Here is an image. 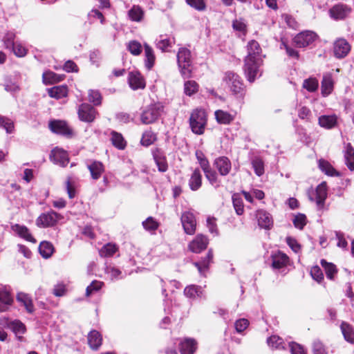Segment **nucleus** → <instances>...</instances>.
Here are the masks:
<instances>
[{
    "mask_svg": "<svg viewBox=\"0 0 354 354\" xmlns=\"http://www.w3.org/2000/svg\"><path fill=\"white\" fill-rule=\"evenodd\" d=\"M261 49L259 43L254 40L248 44V56L245 59L244 71L248 80L252 82L259 72V67L263 59L261 55Z\"/></svg>",
    "mask_w": 354,
    "mask_h": 354,
    "instance_id": "nucleus-1",
    "label": "nucleus"
},
{
    "mask_svg": "<svg viewBox=\"0 0 354 354\" xmlns=\"http://www.w3.org/2000/svg\"><path fill=\"white\" fill-rule=\"evenodd\" d=\"M177 62L181 75L184 78H189L192 72L190 50L185 48H180L177 53Z\"/></svg>",
    "mask_w": 354,
    "mask_h": 354,
    "instance_id": "nucleus-2",
    "label": "nucleus"
},
{
    "mask_svg": "<svg viewBox=\"0 0 354 354\" xmlns=\"http://www.w3.org/2000/svg\"><path fill=\"white\" fill-rule=\"evenodd\" d=\"M207 123V115L204 110L196 109L189 118V124L193 133L201 135L204 133Z\"/></svg>",
    "mask_w": 354,
    "mask_h": 354,
    "instance_id": "nucleus-3",
    "label": "nucleus"
},
{
    "mask_svg": "<svg viewBox=\"0 0 354 354\" xmlns=\"http://www.w3.org/2000/svg\"><path fill=\"white\" fill-rule=\"evenodd\" d=\"M223 81L227 85L230 91L238 97L245 95V86L241 78L234 72H227L225 74Z\"/></svg>",
    "mask_w": 354,
    "mask_h": 354,
    "instance_id": "nucleus-4",
    "label": "nucleus"
},
{
    "mask_svg": "<svg viewBox=\"0 0 354 354\" xmlns=\"http://www.w3.org/2000/svg\"><path fill=\"white\" fill-rule=\"evenodd\" d=\"M163 111V106L160 104H153L148 106L141 114V121L148 124L154 122Z\"/></svg>",
    "mask_w": 354,
    "mask_h": 354,
    "instance_id": "nucleus-5",
    "label": "nucleus"
},
{
    "mask_svg": "<svg viewBox=\"0 0 354 354\" xmlns=\"http://www.w3.org/2000/svg\"><path fill=\"white\" fill-rule=\"evenodd\" d=\"M351 45L344 37L337 38L333 44V55L337 59L345 58L351 52Z\"/></svg>",
    "mask_w": 354,
    "mask_h": 354,
    "instance_id": "nucleus-6",
    "label": "nucleus"
},
{
    "mask_svg": "<svg viewBox=\"0 0 354 354\" xmlns=\"http://www.w3.org/2000/svg\"><path fill=\"white\" fill-rule=\"evenodd\" d=\"M316 32L304 30L296 35L292 39L293 44L298 48H305L313 44L317 38Z\"/></svg>",
    "mask_w": 354,
    "mask_h": 354,
    "instance_id": "nucleus-7",
    "label": "nucleus"
},
{
    "mask_svg": "<svg viewBox=\"0 0 354 354\" xmlns=\"http://www.w3.org/2000/svg\"><path fill=\"white\" fill-rule=\"evenodd\" d=\"M62 216L55 211L41 214L36 220V225L39 227H49L56 225Z\"/></svg>",
    "mask_w": 354,
    "mask_h": 354,
    "instance_id": "nucleus-8",
    "label": "nucleus"
},
{
    "mask_svg": "<svg viewBox=\"0 0 354 354\" xmlns=\"http://www.w3.org/2000/svg\"><path fill=\"white\" fill-rule=\"evenodd\" d=\"M77 113L80 120L92 122L95 119L97 112L91 105L83 103L80 105Z\"/></svg>",
    "mask_w": 354,
    "mask_h": 354,
    "instance_id": "nucleus-9",
    "label": "nucleus"
},
{
    "mask_svg": "<svg viewBox=\"0 0 354 354\" xmlns=\"http://www.w3.org/2000/svg\"><path fill=\"white\" fill-rule=\"evenodd\" d=\"M351 12V8L344 4L335 5L329 10L330 16L335 20H342L346 18Z\"/></svg>",
    "mask_w": 354,
    "mask_h": 354,
    "instance_id": "nucleus-10",
    "label": "nucleus"
},
{
    "mask_svg": "<svg viewBox=\"0 0 354 354\" xmlns=\"http://www.w3.org/2000/svg\"><path fill=\"white\" fill-rule=\"evenodd\" d=\"M50 129L58 134L71 136L73 134L72 129L68 126L66 122L62 120H54L49 123Z\"/></svg>",
    "mask_w": 354,
    "mask_h": 354,
    "instance_id": "nucleus-11",
    "label": "nucleus"
},
{
    "mask_svg": "<svg viewBox=\"0 0 354 354\" xmlns=\"http://www.w3.org/2000/svg\"><path fill=\"white\" fill-rule=\"evenodd\" d=\"M181 222L185 232L193 234L196 230V220L192 213L186 212L181 216Z\"/></svg>",
    "mask_w": 354,
    "mask_h": 354,
    "instance_id": "nucleus-12",
    "label": "nucleus"
},
{
    "mask_svg": "<svg viewBox=\"0 0 354 354\" xmlns=\"http://www.w3.org/2000/svg\"><path fill=\"white\" fill-rule=\"evenodd\" d=\"M128 81L133 90L143 89L145 87V81L141 73L138 71H131L129 73Z\"/></svg>",
    "mask_w": 354,
    "mask_h": 354,
    "instance_id": "nucleus-13",
    "label": "nucleus"
},
{
    "mask_svg": "<svg viewBox=\"0 0 354 354\" xmlns=\"http://www.w3.org/2000/svg\"><path fill=\"white\" fill-rule=\"evenodd\" d=\"M50 159L55 163L65 167L69 162L68 153L66 151L59 148H55L51 151Z\"/></svg>",
    "mask_w": 354,
    "mask_h": 354,
    "instance_id": "nucleus-14",
    "label": "nucleus"
},
{
    "mask_svg": "<svg viewBox=\"0 0 354 354\" xmlns=\"http://www.w3.org/2000/svg\"><path fill=\"white\" fill-rule=\"evenodd\" d=\"M208 245V239L206 236L199 234L189 244V250L194 253H199L206 249Z\"/></svg>",
    "mask_w": 354,
    "mask_h": 354,
    "instance_id": "nucleus-15",
    "label": "nucleus"
},
{
    "mask_svg": "<svg viewBox=\"0 0 354 354\" xmlns=\"http://www.w3.org/2000/svg\"><path fill=\"white\" fill-rule=\"evenodd\" d=\"M334 81L330 73H325L321 82V93L323 97H327L333 91Z\"/></svg>",
    "mask_w": 354,
    "mask_h": 354,
    "instance_id": "nucleus-16",
    "label": "nucleus"
},
{
    "mask_svg": "<svg viewBox=\"0 0 354 354\" xmlns=\"http://www.w3.org/2000/svg\"><path fill=\"white\" fill-rule=\"evenodd\" d=\"M214 165L221 176L227 175L232 168L230 160L225 156L216 158Z\"/></svg>",
    "mask_w": 354,
    "mask_h": 354,
    "instance_id": "nucleus-17",
    "label": "nucleus"
},
{
    "mask_svg": "<svg viewBox=\"0 0 354 354\" xmlns=\"http://www.w3.org/2000/svg\"><path fill=\"white\" fill-rule=\"evenodd\" d=\"M256 217L257 218L258 224L261 228L264 229H270L273 225V220L271 215L264 211V210H258L256 214Z\"/></svg>",
    "mask_w": 354,
    "mask_h": 354,
    "instance_id": "nucleus-18",
    "label": "nucleus"
},
{
    "mask_svg": "<svg viewBox=\"0 0 354 354\" xmlns=\"http://www.w3.org/2000/svg\"><path fill=\"white\" fill-rule=\"evenodd\" d=\"M315 194V201L317 205V208L319 209H322L324 207L325 201L327 198V186L325 182H322L317 187Z\"/></svg>",
    "mask_w": 354,
    "mask_h": 354,
    "instance_id": "nucleus-19",
    "label": "nucleus"
},
{
    "mask_svg": "<svg viewBox=\"0 0 354 354\" xmlns=\"http://www.w3.org/2000/svg\"><path fill=\"white\" fill-rule=\"evenodd\" d=\"M196 348L197 342L192 338H185L180 344L181 354H194Z\"/></svg>",
    "mask_w": 354,
    "mask_h": 354,
    "instance_id": "nucleus-20",
    "label": "nucleus"
},
{
    "mask_svg": "<svg viewBox=\"0 0 354 354\" xmlns=\"http://www.w3.org/2000/svg\"><path fill=\"white\" fill-rule=\"evenodd\" d=\"M12 229L20 237L26 240L27 241L35 243L36 239L32 236L28 228L24 225L15 224L12 226Z\"/></svg>",
    "mask_w": 354,
    "mask_h": 354,
    "instance_id": "nucleus-21",
    "label": "nucleus"
},
{
    "mask_svg": "<svg viewBox=\"0 0 354 354\" xmlns=\"http://www.w3.org/2000/svg\"><path fill=\"white\" fill-rule=\"evenodd\" d=\"M145 66L147 70H151L154 66L156 56L153 48L147 43L144 44Z\"/></svg>",
    "mask_w": 354,
    "mask_h": 354,
    "instance_id": "nucleus-22",
    "label": "nucleus"
},
{
    "mask_svg": "<svg viewBox=\"0 0 354 354\" xmlns=\"http://www.w3.org/2000/svg\"><path fill=\"white\" fill-rule=\"evenodd\" d=\"M87 167L93 180L99 179L104 172V167L99 161H93L90 165H88Z\"/></svg>",
    "mask_w": 354,
    "mask_h": 354,
    "instance_id": "nucleus-23",
    "label": "nucleus"
},
{
    "mask_svg": "<svg viewBox=\"0 0 354 354\" xmlns=\"http://www.w3.org/2000/svg\"><path fill=\"white\" fill-rule=\"evenodd\" d=\"M189 187L192 191L198 190L202 185V175L199 169H195L189 180Z\"/></svg>",
    "mask_w": 354,
    "mask_h": 354,
    "instance_id": "nucleus-24",
    "label": "nucleus"
},
{
    "mask_svg": "<svg viewBox=\"0 0 354 354\" xmlns=\"http://www.w3.org/2000/svg\"><path fill=\"white\" fill-rule=\"evenodd\" d=\"M272 266L274 268L279 269L288 264V256L281 252H278L272 256Z\"/></svg>",
    "mask_w": 354,
    "mask_h": 354,
    "instance_id": "nucleus-25",
    "label": "nucleus"
},
{
    "mask_svg": "<svg viewBox=\"0 0 354 354\" xmlns=\"http://www.w3.org/2000/svg\"><path fill=\"white\" fill-rule=\"evenodd\" d=\"M17 300L20 302L29 313H32L35 310L32 299L28 295L24 292H19L17 295Z\"/></svg>",
    "mask_w": 354,
    "mask_h": 354,
    "instance_id": "nucleus-26",
    "label": "nucleus"
},
{
    "mask_svg": "<svg viewBox=\"0 0 354 354\" xmlns=\"http://www.w3.org/2000/svg\"><path fill=\"white\" fill-rule=\"evenodd\" d=\"M102 337L97 330H91L88 335V342L92 349H97L102 344Z\"/></svg>",
    "mask_w": 354,
    "mask_h": 354,
    "instance_id": "nucleus-27",
    "label": "nucleus"
},
{
    "mask_svg": "<svg viewBox=\"0 0 354 354\" xmlns=\"http://www.w3.org/2000/svg\"><path fill=\"white\" fill-rule=\"evenodd\" d=\"M8 326L15 333L18 339L21 341L22 335L26 331V326L19 320H14L9 324Z\"/></svg>",
    "mask_w": 354,
    "mask_h": 354,
    "instance_id": "nucleus-28",
    "label": "nucleus"
},
{
    "mask_svg": "<svg viewBox=\"0 0 354 354\" xmlns=\"http://www.w3.org/2000/svg\"><path fill=\"white\" fill-rule=\"evenodd\" d=\"M214 115L217 122L222 124H229L234 120V115L223 110L216 111Z\"/></svg>",
    "mask_w": 354,
    "mask_h": 354,
    "instance_id": "nucleus-29",
    "label": "nucleus"
},
{
    "mask_svg": "<svg viewBox=\"0 0 354 354\" xmlns=\"http://www.w3.org/2000/svg\"><path fill=\"white\" fill-rule=\"evenodd\" d=\"M12 301L10 292L4 288H0V312L7 310L8 306L10 305Z\"/></svg>",
    "mask_w": 354,
    "mask_h": 354,
    "instance_id": "nucleus-30",
    "label": "nucleus"
},
{
    "mask_svg": "<svg viewBox=\"0 0 354 354\" xmlns=\"http://www.w3.org/2000/svg\"><path fill=\"white\" fill-rule=\"evenodd\" d=\"M175 43L174 38L167 37L165 35H160L156 41V46L162 52L167 51V49L171 47Z\"/></svg>",
    "mask_w": 354,
    "mask_h": 354,
    "instance_id": "nucleus-31",
    "label": "nucleus"
},
{
    "mask_svg": "<svg viewBox=\"0 0 354 354\" xmlns=\"http://www.w3.org/2000/svg\"><path fill=\"white\" fill-rule=\"evenodd\" d=\"M48 93L51 97L60 99L67 95L68 87L64 85L54 86L48 89Z\"/></svg>",
    "mask_w": 354,
    "mask_h": 354,
    "instance_id": "nucleus-32",
    "label": "nucleus"
},
{
    "mask_svg": "<svg viewBox=\"0 0 354 354\" xmlns=\"http://www.w3.org/2000/svg\"><path fill=\"white\" fill-rule=\"evenodd\" d=\"M345 163L348 168L353 171L354 170V148L350 143H348L345 148L344 151Z\"/></svg>",
    "mask_w": 354,
    "mask_h": 354,
    "instance_id": "nucleus-33",
    "label": "nucleus"
},
{
    "mask_svg": "<svg viewBox=\"0 0 354 354\" xmlns=\"http://www.w3.org/2000/svg\"><path fill=\"white\" fill-rule=\"evenodd\" d=\"M43 82L45 84H52L63 80L64 75L56 74L53 71H46L42 75Z\"/></svg>",
    "mask_w": 354,
    "mask_h": 354,
    "instance_id": "nucleus-34",
    "label": "nucleus"
},
{
    "mask_svg": "<svg viewBox=\"0 0 354 354\" xmlns=\"http://www.w3.org/2000/svg\"><path fill=\"white\" fill-rule=\"evenodd\" d=\"M337 123V117L335 115H322L319 118V124L326 129L333 127Z\"/></svg>",
    "mask_w": 354,
    "mask_h": 354,
    "instance_id": "nucleus-35",
    "label": "nucleus"
},
{
    "mask_svg": "<svg viewBox=\"0 0 354 354\" xmlns=\"http://www.w3.org/2000/svg\"><path fill=\"white\" fill-rule=\"evenodd\" d=\"M39 251L44 258L48 259L53 254L54 247L53 244L48 241H42L39 244Z\"/></svg>",
    "mask_w": 354,
    "mask_h": 354,
    "instance_id": "nucleus-36",
    "label": "nucleus"
},
{
    "mask_svg": "<svg viewBox=\"0 0 354 354\" xmlns=\"http://www.w3.org/2000/svg\"><path fill=\"white\" fill-rule=\"evenodd\" d=\"M213 254L211 250L208 251V253L205 258L202 259L200 262H195L194 264L198 268L200 273H203L207 268L212 261Z\"/></svg>",
    "mask_w": 354,
    "mask_h": 354,
    "instance_id": "nucleus-37",
    "label": "nucleus"
},
{
    "mask_svg": "<svg viewBox=\"0 0 354 354\" xmlns=\"http://www.w3.org/2000/svg\"><path fill=\"white\" fill-rule=\"evenodd\" d=\"M184 293L189 298L201 297L203 295V289L200 286L191 285L185 288Z\"/></svg>",
    "mask_w": 354,
    "mask_h": 354,
    "instance_id": "nucleus-38",
    "label": "nucleus"
},
{
    "mask_svg": "<svg viewBox=\"0 0 354 354\" xmlns=\"http://www.w3.org/2000/svg\"><path fill=\"white\" fill-rule=\"evenodd\" d=\"M341 330L345 339L354 344V328L347 323L343 322L341 324Z\"/></svg>",
    "mask_w": 354,
    "mask_h": 354,
    "instance_id": "nucleus-39",
    "label": "nucleus"
},
{
    "mask_svg": "<svg viewBox=\"0 0 354 354\" xmlns=\"http://www.w3.org/2000/svg\"><path fill=\"white\" fill-rule=\"evenodd\" d=\"M128 15L131 21L139 22L144 16V12L139 6H133L128 12Z\"/></svg>",
    "mask_w": 354,
    "mask_h": 354,
    "instance_id": "nucleus-40",
    "label": "nucleus"
},
{
    "mask_svg": "<svg viewBox=\"0 0 354 354\" xmlns=\"http://www.w3.org/2000/svg\"><path fill=\"white\" fill-rule=\"evenodd\" d=\"M111 140L112 144L118 149H124L126 147V142L122 134L119 133L112 131Z\"/></svg>",
    "mask_w": 354,
    "mask_h": 354,
    "instance_id": "nucleus-41",
    "label": "nucleus"
},
{
    "mask_svg": "<svg viewBox=\"0 0 354 354\" xmlns=\"http://www.w3.org/2000/svg\"><path fill=\"white\" fill-rule=\"evenodd\" d=\"M127 50L134 56H138L142 51V44L137 40H131L127 44Z\"/></svg>",
    "mask_w": 354,
    "mask_h": 354,
    "instance_id": "nucleus-42",
    "label": "nucleus"
},
{
    "mask_svg": "<svg viewBox=\"0 0 354 354\" xmlns=\"http://www.w3.org/2000/svg\"><path fill=\"white\" fill-rule=\"evenodd\" d=\"M321 265L324 268L326 277L330 279H333L334 275L337 272L336 266L332 263L327 262L325 259L321 260Z\"/></svg>",
    "mask_w": 354,
    "mask_h": 354,
    "instance_id": "nucleus-43",
    "label": "nucleus"
},
{
    "mask_svg": "<svg viewBox=\"0 0 354 354\" xmlns=\"http://www.w3.org/2000/svg\"><path fill=\"white\" fill-rule=\"evenodd\" d=\"M319 168L324 172L328 176H338L337 172L335 169L332 167V165L325 160H319Z\"/></svg>",
    "mask_w": 354,
    "mask_h": 354,
    "instance_id": "nucleus-44",
    "label": "nucleus"
},
{
    "mask_svg": "<svg viewBox=\"0 0 354 354\" xmlns=\"http://www.w3.org/2000/svg\"><path fill=\"white\" fill-rule=\"evenodd\" d=\"M269 346L275 349H285V343L283 339L277 335L270 337L267 340Z\"/></svg>",
    "mask_w": 354,
    "mask_h": 354,
    "instance_id": "nucleus-45",
    "label": "nucleus"
},
{
    "mask_svg": "<svg viewBox=\"0 0 354 354\" xmlns=\"http://www.w3.org/2000/svg\"><path fill=\"white\" fill-rule=\"evenodd\" d=\"M199 86L194 80H187L184 84V93L188 95L192 96L198 91Z\"/></svg>",
    "mask_w": 354,
    "mask_h": 354,
    "instance_id": "nucleus-46",
    "label": "nucleus"
},
{
    "mask_svg": "<svg viewBox=\"0 0 354 354\" xmlns=\"http://www.w3.org/2000/svg\"><path fill=\"white\" fill-rule=\"evenodd\" d=\"M118 248L115 244L107 243L100 250V255L102 257L113 256L117 251Z\"/></svg>",
    "mask_w": 354,
    "mask_h": 354,
    "instance_id": "nucleus-47",
    "label": "nucleus"
},
{
    "mask_svg": "<svg viewBox=\"0 0 354 354\" xmlns=\"http://www.w3.org/2000/svg\"><path fill=\"white\" fill-rule=\"evenodd\" d=\"M154 160L158 167V171L165 172L168 169V165L166 158L159 153L154 155Z\"/></svg>",
    "mask_w": 354,
    "mask_h": 354,
    "instance_id": "nucleus-48",
    "label": "nucleus"
},
{
    "mask_svg": "<svg viewBox=\"0 0 354 354\" xmlns=\"http://www.w3.org/2000/svg\"><path fill=\"white\" fill-rule=\"evenodd\" d=\"M206 178L209 180V183L215 187L218 186L217 174L213 171L210 167L203 170Z\"/></svg>",
    "mask_w": 354,
    "mask_h": 354,
    "instance_id": "nucleus-49",
    "label": "nucleus"
},
{
    "mask_svg": "<svg viewBox=\"0 0 354 354\" xmlns=\"http://www.w3.org/2000/svg\"><path fill=\"white\" fill-rule=\"evenodd\" d=\"M319 82L315 77L306 79L303 82V87L309 92H315L318 88Z\"/></svg>",
    "mask_w": 354,
    "mask_h": 354,
    "instance_id": "nucleus-50",
    "label": "nucleus"
},
{
    "mask_svg": "<svg viewBox=\"0 0 354 354\" xmlns=\"http://www.w3.org/2000/svg\"><path fill=\"white\" fill-rule=\"evenodd\" d=\"M252 167L254 170L255 174L258 176H261L264 173V165L261 159L255 158L252 161Z\"/></svg>",
    "mask_w": 354,
    "mask_h": 354,
    "instance_id": "nucleus-51",
    "label": "nucleus"
},
{
    "mask_svg": "<svg viewBox=\"0 0 354 354\" xmlns=\"http://www.w3.org/2000/svg\"><path fill=\"white\" fill-rule=\"evenodd\" d=\"M156 140V136L151 131H145L142 137L141 143L144 146H149Z\"/></svg>",
    "mask_w": 354,
    "mask_h": 354,
    "instance_id": "nucleus-52",
    "label": "nucleus"
},
{
    "mask_svg": "<svg viewBox=\"0 0 354 354\" xmlns=\"http://www.w3.org/2000/svg\"><path fill=\"white\" fill-rule=\"evenodd\" d=\"M232 202L234 209L238 215L243 214L244 212V207L243 200L239 197L237 195H234L232 196Z\"/></svg>",
    "mask_w": 354,
    "mask_h": 354,
    "instance_id": "nucleus-53",
    "label": "nucleus"
},
{
    "mask_svg": "<svg viewBox=\"0 0 354 354\" xmlns=\"http://www.w3.org/2000/svg\"><path fill=\"white\" fill-rule=\"evenodd\" d=\"M103 282L100 281H93L86 289V295L89 297L93 293L100 290L103 286Z\"/></svg>",
    "mask_w": 354,
    "mask_h": 354,
    "instance_id": "nucleus-54",
    "label": "nucleus"
},
{
    "mask_svg": "<svg viewBox=\"0 0 354 354\" xmlns=\"http://www.w3.org/2000/svg\"><path fill=\"white\" fill-rule=\"evenodd\" d=\"M195 155L203 171L210 167L208 160L201 151L197 150Z\"/></svg>",
    "mask_w": 354,
    "mask_h": 354,
    "instance_id": "nucleus-55",
    "label": "nucleus"
},
{
    "mask_svg": "<svg viewBox=\"0 0 354 354\" xmlns=\"http://www.w3.org/2000/svg\"><path fill=\"white\" fill-rule=\"evenodd\" d=\"M142 225L146 230L154 231L158 227L159 223L150 216L142 222Z\"/></svg>",
    "mask_w": 354,
    "mask_h": 354,
    "instance_id": "nucleus-56",
    "label": "nucleus"
},
{
    "mask_svg": "<svg viewBox=\"0 0 354 354\" xmlns=\"http://www.w3.org/2000/svg\"><path fill=\"white\" fill-rule=\"evenodd\" d=\"M0 127L6 129L8 133L12 132L14 129V124L12 121L7 118L0 115Z\"/></svg>",
    "mask_w": 354,
    "mask_h": 354,
    "instance_id": "nucleus-57",
    "label": "nucleus"
},
{
    "mask_svg": "<svg viewBox=\"0 0 354 354\" xmlns=\"http://www.w3.org/2000/svg\"><path fill=\"white\" fill-rule=\"evenodd\" d=\"M106 274H107L112 280L118 279L122 277V272L113 266H107L105 270Z\"/></svg>",
    "mask_w": 354,
    "mask_h": 354,
    "instance_id": "nucleus-58",
    "label": "nucleus"
},
{
    "mask_svg": "<svg viewBox=\"0 0 354 354\" xmlns=\"http://www.w3.org/2000/svg\"><path fill=\"white\" fill-rule=\"evenodd\" d=\"M88 100L93 102L95 105L100 104L102 102V96L100 93L97 90H89Z\"/></svg>",
    "mask_w": 354,
    "mask_h": 354,
    "instance_id": "nucleus-59",
    "label": "nucleus"
},
{
    "mask_svg": "<svg viewBox=\"0 0 354 354\" xmlns=\"http://www.w3.org/2000/svg\"><path fill=\"white\" fill-rule=\"evenodd\" d=\"M282 18L289 28L293 30H297L299 28V24L292 16L284 14L282 15Z\"/></svg>",
    "mask_w": 354,
    "mask_h": 354,
    "instance_id": "nucleus-60",
    "label": "nucleus"
},
{
    "mask_svg": "<svg viewBox=\"0 0 354 354\" xmlns=\"http://www.w3.org/2000/svg\"><path fill=\"white\" fill-rule=\"evenodd\" d=\"M313 354H328L325 346L319 340H315L313 343Z\"/></svg>",
    "mask_w": 354,
    "mask_h": 354,
    "instance_id": "nucleus-61",
    "label": "nucleus"
},
{
    "mask_svg": "<svg viewBox=\"0 0 354 354\" xmlns=\"http://www.w3.org/2000/svg\"><path fill=\"white\" fill-rule=\"evenodd\" d=\"M188 5L197 10L202 11L205 9V3L204 0H186Z\"/></svg>",
    "mask_w": 354,
    "mask_h": 354,
    "instance_id": "nucleus-62",
    "label": "nucleus"
},
{
    "mask_svg": "<svg viewBox=\"0 0 354 354\" xmlns=\"http://www.w3.org/2000/svg\"><path fill=\"white\" fill-rule=\"evenodd\" d=\"M293 223L297 228H299L300 230L303 229V227L306 224V216L302 214H299L295 217L293 220Z\"/></svg>",
    "mask_w": 354,
    "mask_h": 354,
    "instance_id": "nucleus-63",
    "label": "nucleus"
},
{
    "mask_svg": "<svg viewBox=\"0 0 354 354\" xmlns=\"http://www.w3.org/2000/svg\"><path fill=\"white\" fill-rule=\"evenodd\" d=\"M292 354H306L304 348L300 345L295 342L288 344Z\"/></svg>",
    "mask_w": 354,
    "mask_h": 354,
    "instance_id": "nucleus-64",
    "label": "nucleus"
}]
</instances>
